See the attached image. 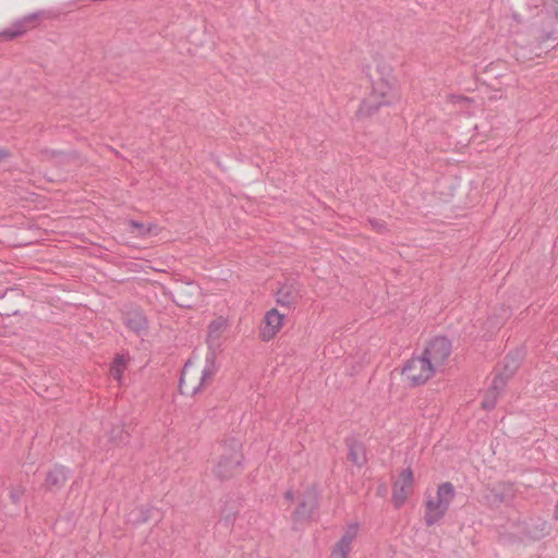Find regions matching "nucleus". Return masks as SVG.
I'll return each instance as SVG.
<instances>
[{
	"instance_id": "3",
	"label": "nucleus",
	"mask_w": 558,
	"mask_h": 558,
	"mask_svg": "<svg viewBox=\"0 0 558 558\" xmlns=\"http://www.w3.org/2000/svg\"><path fill=\"white\" fill-rule=\"evenodd\" d=\"M454 497V488L450 483L439 485L434 498L426 501L425 521L427 525H433L439 521L448 510Z\"/></svg>"
},
{
	"instance_id": "17",
	"label": "nucleus",
	"mask_w": 558,
	"mask_h": 558,
	"mask_svg": "<svg viewBox=\"0 0 558 558\" xmlns=\"http://www.w3.org/2000/svg\"><path fill=\"white\" fill-rule=\"evenodd\" d=\"M128 365V359L124 355H118L110 368L111 376L121 385L122 375Z\"/></svg>"
},
{
	"instance_id": "6",
	"label": "nucleus",
	"mask_w": 558,
	"mask_h": 558,
	"mask_svg": "<svg viewBox=\"0 0 558 558\" xmlns=\"http://www.w3.org/2000/svg\"><path fill=\"white\" fill-rule=\"evenodd\" d=\"M450 353L451 343L446 337H437L433 339L422 352L437 372L444 367Z\"/></svg>"
},
{
	"instance_id": "22",
	"label": "nucleus",
	"mask_w": 558,
	"mask_h": 558,
	"mask_svg": "<svg viewBox=\"0 0 558 558\" xmlns=\"http://www.w3.org/2000/svg\"><path fill=\"white\" fill-rule=\"evenodd\" d=\"M509 376L508 375H497L493 383H492V387L489 389H492V391H496V392H500L504 387L506 386V381H507V378Z\"/></svg>"
},
{
	"instance_id": "15",
	"label": "nucleus",
	"mask_w": 558,
	"mask_h": 558,
	"mask_svg": "<svg viewBox=\"0 0 558 558\" xmlns=\"http://www.w3.org/2000/svg\"><path fill=\"white\" fill-rule=\"evenodd\" d=\"M65 480V469L62 466H56L47 474L45 486L47 489L59 488L64 484Z\"/></svg>"
},
{
	"instance_id": "16",
	"label": "nucleus",
	"mask_w": 558,
	"mask_h": 558,
	"mask_svg": "<svg viewBox=\"0 0 558 558\" xmlns=\"http://www.w3.org/2000/svg\"><path fill=\"white\" fill-rule=\"evenodd\" d=\"M125 324L131 330L137 333L145 330L147 326L145 316L138 311L129 313L125 317Z\"/></svg>"
},
{
	"instance_id": "1",
	"label": "nucleus",
	"mask_w": 558,
	"mask_h": 558,
	"mask_svg": "<svg viewBox=\"0 0 558 558\" xmlns=\"http://www.w3.org/2000/svg\"><path fill=\"white\" fill-rule=\"evenodd\" d=\"M216 371L214 353L206 354L205 366L201 372L194 369L191 361H189L184 365L180 379L181 392L189 396L196 395L211 379Z\"/></svg>"
},
{
	"instance_id": "21",
	"label": "nucleus",
	"mask_w": 558,
	"mask_h": 558,
	"mask_svg": "<svg viewBox=\"0 0 558 558\" xmlns=\"http://www.w3.org/2000/svg\"><path fill=\"white\" fill-rule=\"evenodd\" d=\"M130 226L137 231L138 235H147L153 232V229L155 228L153 225H145L137 221H131Z\"/></svg>"
},
{
	"instance_id": "8",
	"label": "nucleus",
	"mask_w": 558,
	"mask_h": 558,
	"mask_svg": "<svg viewBox=\"0 0 558 558\" xmlns=\"http://www.w3.org/2000/svg\"><path fill=\"white\" fill-rule=\"evenodd\" d=\"M359 533V524L350 523L331 550V558H347Z\"/></svg>"
},
{
	"instance_id": "23",
	"label": "nucleus",
	"mask_w": 558,
	"mask_h": 558,
	"mask_svg": "<svg viewBox=\"0 0 558 558\" xmlns=\"http://www.w3.org/2000/svg\"><path fill=\"white\" fill-rule=\"evenodd\" d=\"M24 495V489L22 487H14L10 492V498L13 504H19L21 497Z\"/></svg>"
},
{
	"instance_id": "12",
	"label": "nucleus",
	"mask_w": 558,
	"mask_h": 558,
	"mask_svg": "<svg viewBox=\"0 0 558 558\" xmlns=\"http://www.w3.org/2000/svg\"><path fill=\"white\" fill-rule=\"evenodd\" d=\"M40 13H33L13 23L9 28L4 29L0 36L7 39H13L17 36L25 34L28 29L35 27Z\"/></svg>"
},
{
	"instance_id": "13",
	"label": "nucleus",
	"mask_w": 558,
	"mask_h": 558,
	"mask_svg": "<svg viewBox=\"0 0 558 558\" xmlns=\"http://www.w3.org/2000/svg\"><path fill=\"white\" fill-rule=\"evenodd\" d=\"M318 493L315 487L307 489L303 499L301 500L294 515L298 520H305L310 518L317 507Z\"/></svg>"
},
{
	"instance_id": "28",
	"label": "nucleus",
	"mask_w": 558,
	"mask_h": 558,
	"mask_svg": "<svg viewBox=\"0 0 558 558\" xmlns=\"http://www.w3.org/2000/svg\"><path fill=\"white\" fill-rule=\"evenodd\" d=\"M555 515H556V518H558V501H557V505H556V508H555Z\"/></svg>"
},
{
	"instance_id": "24",
	"label": "nucleus",
	"mask_w": 558,
	"mask_h": 558,
	"mask_svg": "<svg viewBox=\"0 0 558 558\" xmlns=\"http://www.w3.org/2000/svg\"><path fill=\"white\" fill-rule=\"evenodd\" d=\"M126 437H128V435H126V434H123V433L121 432V433L119 434V436H114V435H112V436H111V439H112V440H114V441H117V444H122V442H124V440H125V438H126Z\"/></svg>"
},
{
	"instance_id": "19",
	"label": "nucleus",
	"mask_w": 558,
	"mask_h": 558,
	"mask_svg": "<svg viewBox=\"0 0 558 558\" xmlns=\"http://www.w3.org/2000/svg\"><path fill=\"white\" fill-rule=\"evenodd\" d=\"M523 359V352L517 351L514 354H509L506 357V364L505 369L508 376L514 373V371L518 368L520 362Z\"/></svg>"
},
{
	"instance_id": "14",
	"label": "nucleus",
	"mask_w": 558,
	"mask_h": 558,
	"mask_svg": "<svg viewBox=\"0 0 558 558\" xmlns=\"http://www.w3.org/2000/svg\"><path fill=\"white\" fill-rule=\"evenodd\" d=\"M300 296L299 289L294 284H284L277 292V303L282 306H290Z\"/></svg>"
},
{
	"instance_id": "7",
	"label": "nucleus",
	"mask_w": 558,
	"mask_h": 558,
	"mask_svg": "<svg viewBox=\"0 0 558 558\" xmlns=\"http://www.w3.org/2000/svg\"><path fill=\"white\" fill-rule=\"evenodd\" d=\"M413 487V472L411 469H405L401 472L399 478L393 485L392 500L396 507L404 504L405 499L412 493Z\"/></svg>"
},
{
	"instance_id": "5",
	"label": "nucleus",
	"mask_w": 558,
	"mask_h": 558,
	"mask_svg": "<svg viewBox=\"0 0 558 558\" xmlns=\"http://www.w3.org/2000/svg\"><path fill=\"white\" fill-rule=\"evenodd\" d=\"M436 373V368L423 354L413 356L404 364L402 369L403 376L413 386L426 383Z\"/></svg>"
},
{
	"instance_id": "25",
	"label": "nucleus",
	"mask_w": 558,
	"mask_h": 558,
	"mask_svg": "<svg viewBox=\"0 0 558 558\" xmlns=\"http://www.w3.org/2000/svg\"><path fill=\"white\" fill-rule=\"evenodd\" d=\"M373 227L378 229V230H383L384 229V223L383 222H379V221H371Z\"/></svg>"
},
{
	"instance_id": "9",
	"label": "nucleus",
	"mask_w": 558,
	"mask_h": 558,
	"mask_svg": "<svg viewBox=\"0 0 558 558\" xmlns=\"http://www.w3.org/2000/svg\"><path fill=\"white\" fill-rule=\"evenodd\" d=\"M199 295L201 288L192 282L178 284L174 290V301L181 307H192Z\"/></svg>"
},
{
	"instance_id": "11",
	"label": "nucleus",
	"mask_w": 558,
	"mask_h": 558,
	"mask_svg": "<svg viewBox=\"0 0 558 558\" xmlns=\"http://www.w3.org/2000/svg\"><path fill=\"white\" fill-rule=\"evenodd\" d=\"M283 315L276 308L268 311L264 318V325L260 329V337L264 341L272 339L282 327Z\"/></svg>"
},
{
	"instance_id": "10",
	"label": "nucleus",
	"mask_w": 558,
	"mask_h": 558,
	"mask_svg": "<svg viewBox=\"0 0 558 558\" xmlns=\"http://www.w3.org/2000/svg\"><path fill=\"white\" fill-rule=\"evenodd\" d=\"M228 327V322L223 317H218L214 319L208 326V335H207V344L208 352L214 353V356H217V351L221 345V340L223 332Z\"/></svg>"
},
{
	"instance_id": "2",
	"label": "nucleus",
	"mask_w": 558,
	"mask_h": 558,
	"mask_svg": "<svg viewBox=\"0 0 558 558\" xmlns=\"http://www.w3.org/2000/svg\"><path fill=\"white\" fill-rule=\"evenodd\" d=\"M241 462V442L238 439H231L220 446V453L213 468V473L219 480L230 478L240 472Z\"/></svg>"
},
{
	"instance_id": "4",
	"label": "nucleus",
	"mask_w": 558,
	"mask_h": 558,
	"mask_svg": "<svg viewBox=\"0 0 558 558\" xmlns=\"http://www.w3.org/2000/svg\"><path fill=\"white\" fill-rule=\"evenodd\" d=\"M396 98L397 93L391 83L386 80L377 81L373 86L371 96L362 102L360 113L363 116H369L380 106L388 105Z\"/></svg>"
},
{
	"instance_id": "26",
	"label": "nucleus",
	"mask_w": 558,
	"mask_h": 558,
	"mask_svg": "<svg viewBox=\"0 0 558 558\" xmlns=\"http://www.w3.org/2000/svg\"><path fill=\"white\" fill-rule=\"evenodd\" d=\"M286 499H288V500H292V499H293V493H292V492H290V490H289V492H287V493H286Z\"/></svg>"
},
{
	"instance_id": "20",
	"label": "nucleus",
	"mask_w": 558,
	"mask_h": 558,
	"mask_svg": "<svg viewBox=\"0 0 558 558\" xmlns=\"http://www.w3.org/2000/svg\"><path fill=\"white\" fill-rule=\"evenodd\" d=\"M498 396H499L498 392L492 391V389H488L485 393L483 401H482V407L486 410L493 409L496 404Z\"/></svg>"
},
{
	"instance_id": "18",
	"label": "nucleus",
	"mask_w": 558,
	"mask_h": 558,
	"mask_svg": "<svg viewBox=\"0 0 558 558\" xmlns=\"http://www.w3.org/2000/svg\"><path fill=\"white\" fill-rule=\"evenodd\" d=\"M349 459L356 465H362L366 461L365 449L361 444L352 442L349 446Z\"/></svg>"
},
{
	"instance_id": "27",
	"label": "nucleus",
	"mask_w": 558,
	"mask_h": 558,
	"mask_svg": "<svg viewBox=\"0 0 558 558\" xmlns=\"http://www.w3.org/2000/svg\"><path fill=\"white\" fill-rule=\"evenodd\" d=\"M4 156H7L5 151L0 149V160H1Z\"/></svg>"
}]
</instances>
